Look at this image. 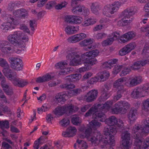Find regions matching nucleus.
Wrapping results in <instances>:
<instances>
[{"mask_svg": "<svg viewBox=\"0 0 149 149\" xmlns=\"http://www.w3.org/2000/svg\"><path fill=\"white\" fill-rule=\"evenodd\" d=\"M7 40L15 46L21 47H25V43L28 41L29 38L20 31H17L9 35Z\"/></svg>", "mask_w": 149, "mask_h": 149, "instance_id": "nucleus-6", "label": "nucleus"}, {"mask_svg": "<svg viewBox=\"0 0 149 149\" xmlns=\"http://www.w3.org/2000/svg\"><path fill=\"white\" fill-rule=\"evenodd\" d=\"M149 63V56L146 59L135 62L133 65L130 66L125 67L123 65L122 71L120 74V76H123L128 74L131 70H137L142 66Z\"/></svg>", "mask_w": 149, "mask_h": 149, "instance_id": "nucleus-8", "label": "nucleus"}, {"mask_svg": "<svg viewBox=\"0 0 149 149\" xmlns=\"http://www.w3.org/2000/svg\"><path fill=\"white\" fill-rule=\"evenodd\" d=\"M10 62L11 67L13 69L19 71L22 69L23 64L22 60L17 57H12L10 58Z\"/></svg>", "mask_w": 149, "mask_h": 149, "instance_id": "nucleus-15", "label": "nucleus"}, {"mask_svg": "<svg viewBox=\"0 0 149 149\" xmlns=\"http://www.w3.org/2000/svg\"><path fill=\"white\" fill-rule=\"evenodd\" d=\"M81 75L79 74H71L67 76L65 79L69 82L75 81L79 80L81 78Z\"/></svg>", "mask_w": 149, "mask_h": 149, "instance_id": "nucleus-31", "label": "nucleus"}, {"mask_svg": "<svg viewBox=\"0 0 149 149\" xmlns=\"http://www.w3.org/2000/svg\"><path fill=\"white\" fill-rule=\"evenodd\" d=\"M105 123L107 125L105 127L104 130L105 139L104 142V145H107L108 144L113 147L115 144L114 136L119 129L123 128V123L122 120H118L114 116L106 119Z\"/></svg>", "mask_w": 149, "mask_h": 149, "instance_id": "nucleus-2", "label": "nucleus"}, {"mask_svg": "<svg viewBox=\"0 0 149 149\" xmlns=\"http://www.w3.org/2000/svg\"><path fill=\"white\" fill-rule=\"evenodd\" d=\"M56 4V1H52L49 2L46 5V8L48 9H51L53 7L55 6Z\"/></svg>", "mask_w": 149, "mask_h": 149, "instance_id": "nucleus-54", "label": "nucleus"}, {"mask_svg": "<svg viewBox=\"0 0 149 149\" xmlns=\"http://www.w3.org/2000/svg\"><path fill=\"white\" fill-rule=\"evenodd\" d=\"M72 123L75 125H79L82 122L81 119L78 116L74 115L73 116L71 119Z\"/></svg>", "mask_w": 149, "mask_h": 149, "instance_id": "nucleus-39", "label": "nucleus"}, {"mask_svg": "<svg viewBox=\"0 0 149 149\" xmlns=\"http://www.w3.org/2000/svg\"><path fill=\"white\" fill-rule=\"evenodd\" d=\"M127 81L126 77L120 78L116 80L113 84V87L118 90H124L123 85L125 84V82Z\"/></svg>", "mask_w": 149, "mask_h": 149, "instance_id": "nucleus-24", "label": "nucleus"}, {"mask_svg": "<svg viewBox=\"0 0 149 149\" xmlns=\"http://www.w3.org/2000/svg\"><path fill=\"white\" fill-rule=\"evenodd\" d=\"M47 0H40L39 1L37 4V6L38 7H40L43 6Z\"/></svg>", "mask_w": 149, "mask_h": 149, "instance_id": "nucleus-62", "label": "nucleus"}, {"mask_svg": "<svg viewBox=\"0 0 149 149\" xmlns=\"http://www.w3.org/2000/svg\"><path fill=\"white\" fill-rule=\"evenodd\" d=\"M0 98L3 99V100L5 103L8 104L10 103L9 101L7 100L2 90L1 89H0Z\"/></svg>", "mask_w": 149, "mask_h": 149, "instance_id": "nucleus-57", "label": "nucleus"}, {"mask_svg": "<svg viewBox=\"0 0 149 149\" xmlns=\"http://www.w3.org/2000/svg\"><path fill=\"white\" fill-rule=\"evenodd\" d=\"M5 19L7 22H4L1 25V28L3 32H6L9 29H14L15 26L19 24L17 20H15L13 17L9 14L6 15Z\"/></svg>", "mask_w": 149, "mask_h": 149, "instance_id": "nucleus-9", "label": "nucleus"}, {"mask_svg": "<svg viewBox=\"0 0 149 149\" xmlns=\"http://www.w3.org/2000/svg\"><path fill=\"white\" fill-rule=\"evenodd\" d=\"M149 52V42L146 43L144 46L142 54H145Z\"/></svg>", "mask_w": 149, "mask_h": 149, "instance_id": "nucleus-59", "label": "nucleus"}, {"mask_svg": "<svg viewBox=\"0 0 149 149\" xmlns=\"http://www.w3.org/2000/svg\"><path fill=\"white\" fill-rule=\"evenodd\" d=\"M68 63L66 61L59 62L55 65V67L56 69H60L62 70H64L67 67Z\"/></svg>", "mask_w": 149, "mask_h": 149, "instance_id": "nucleus-37", "label": "nucleus"}, {"mask_svg": "<svg viewBox=\"0 0 149 149\" xmlns=\"http://www.w3.org/2000/svg\"><path fill=\"white\" fill-rule=\"evenodd\" d=\"M124 90H119L117 92V94L113 98L114 100L117 101L120 98L122 97V94L124 92Z\"/></svg>", "mask_w": 149, "mask_h": 149, "instance_id": "nucleus-47", "label": "nucleus"}, {"mask_svg": "<svg viewBox=\"0 0 149 149\" xmlns=\"http://www.w3.org/2000/svg\"><path fill=\"white\" fill-rule=\"evenodd\" d=\"M0 66L3 68L2 72L7 78L14 72L10 69L9 65L6 60L2 58H0Z\"/></svg>", "mask_w": 149, "mask_h": 149, "instance_id": "nucleus-19", "label": "nucleus"}, {"mask_svg": "<svg viewBox=\"0 0 149 149\" xmlns=\"http://www.w3.org/2000/svg\"><path fill=\"white\" fill-rule=\"evenodd\" d=\"M142 77L141 76H135L127 78L125 84L130 87H132L139 84L142 81Z\"/></svg>", "mask_w": 149, "mask_h": 149, "instance_id": "nucleus-18", "label": "nucleus"}, {"mask_svg": "<svg viewBox=\"0 0 149 149\" xmlns=\"http://www.w3.org/2000/svg\"><path fill=\"white\" fill-rule=\"evenodd\" d=\"M76 49V48H73L70 49L68 53L67 58L70 60V64L72 66H77L83 64L85 67H82L77 70V72L79 73L85 72L91 69V66L95 64L96 60H86L80 56L78 52H75Z\"/></svg>", "mask_w": 149, "mask_h": 149, "instance_id": "nucleus-5", "label": "nucleus"}, {"mask_svg": "<svg viewBox=\"0 0 149 149\" xmlns=\"http://www.w3.org/2000/svg\"><path fill=\"white\" fill-rule=\"evenodd\" d=\"M117 61L118 59H112L109 60L108 61L104 62L102 64V67L103 68L111 69L113 65L116 64Z\"/></svg>", "mask_w": 149, "mask_h": 149, "instance_id": "nucleus-32", "label": "nucleus"}, {"mask_svg": "<svg viewBox=\"0 0 149 149\" xmlns=\"http://www.w3.org/2000/svg\"><path fill=\"white\" fill-rule=\"evenodd\" d=\"M103 26L102 24L97 25L93 29V31H96L101 30L103 29Z\"/></svg>", "mask_w": 149, "mask_h": 149, "instance_id": "nucleus-61", "label": "nucleus"}, {"mask_svg": "<svg viewBox=\"0 0 149 149\" xmlns=\"http://www.w3.org/2000/svg\"><path fill=\"white\" fill-rule=\"evenodd\" d=\"M99 4L97 2L92 3L91 6V12L96 15H98L99 14Z\"/></svg>", "mask_w": 149, "mask_h": 149, "instance_id": "nucleus-34", "label": "nucleus"}, {"mask_svg": "<svg viewBox=\"0 0 149 149\" xmlns=\"http://www.w3.org/2000/svg\"><path fill=\"white\" fill-rule=\"evenodd\" d=\"M79 30V26H76L69 25L67 26L65 29V31L68 35H71L77 32Z\"/></svg>", "mask_w": 149, "mask_h": 149, "instance_id": "nucleus-29", "label": "nucleus"}, {"mask_svg": "<svg viewBox=\"0 0 149 149\" xmlns=\"http://www.w3.org/2000/svg\"><path fill=\"white\" fill-rule=\"evenodd\" d=\"M143 114L145 116L149 114V98L144 100L142 102L141 106Z\"/></svg>", "mask_w": 149, "mask_h": 149, "instance_id": "nucleus-26", "label": "nucleus"}, {"mask_svg": "<svg viewBox=\"0 0 149 149\" xmlns=\"http://www.w3.org/2000/svg\"><path fill=\"white\" fill-rule=\"evenodd\" d=\"M77 142L78 144V147L81 149H87L88 145L86 142L83 140L78 139Z\"/></svg>", "mask_w": 149, "mask_h": 149, "instance_id": "nucleus-40", "label": "nucleus"}, {"mask_svg": "<svg viewBox=\"0 0 149 149\" xmlns=\"http://www.w3.org/2000/svg\"><path fill=\"white\" fill-rule=\"evenodd\" d=\"M121 33L119 31L115 32H113L111 34L109 35V37H113L111 38H113L114 41L116 40H117L118 41V39L120 38L121 36Z\"/></svg>", "mask_w": 149, "mask_h": 149, "instance_id": "nucleus-44", "label": "nucleus"}, {"mask_svg": "<svg viewBox=\"0 0 149 149\" xmlns=\"http://www.w3.org/2000/svg\"><path fill=\"white\" fill-rule=\"evenodd\" d=\"M140 31L142 32H146V36L149 37V25H147L141 27Z\"/></svg>", "mask_w": 149, "mask_h": 149, "instance_id": "nucleus-48", "label": "nucleus"}, {"mask_svg": "<svg viewBox=\"0 0 149 149\" xmlns=\"http://www.w3.org/2000/svg\"><path fill=\"white\" fill-rule=\"evenodd\" d=\"M28 11L26 10L21 8L14 11L13 15L16 17L25 18L28 16Z\"/></svg>", "mask_w": 149, "mask_h": 149, "instance_id": "nucleus-28", "label": "nucleus"}, {"mask_svg": "<svg viewBox=\"0 0 149 149\" xmlns=\"http://www.w3.org/2000/svg\"><path fill=\"white\" fill-rule=\"evenodd\" d=\"M10 44L7 41H3L0 42V49L2 52L6 54L13 52L20 53V51L15 49L13 46L9 45Z\"/></svg>", "mask_w": 149, "mask_h": 149, "instance_id": "nucleus-13", "label": "nucleus"}, {"mask_svg": "<svg viewBox=\"0 0 149 149\" xmlns=\"http://www.w3.org/2000/svg\"><path fill=\"white\" fill-rule=\"evenodd\" d=\"M70 123L69 120L67 118H64L59 122V124L61 125L64 127H66Z\"/></svg>", "mask_w": 149, "mask_h": 149, "instance_id": "nucleus-46", "label": "nucleus"}, {"mask_svg": "<svg viewBox=\"0 0 149 149\" xmlns=\"http://www.w3.org/2000/svg\"><path fill=\"white\" fill-rule=\"evenodd\" d=\"M86 37V34L81 33L70 36L68 39L67 40L70 43H75L84 39Z\"/></svg>", "mask_w": 149, "mask_h": 149, "instance_id": "nucleus-23", "label": "nucleus"}, {"mask_svg": "<svg viewBox=\"0 0 149 149\" xmlns=\"http://www.w3.org/2000/svg\"><path fill=\"white\" fill-rule=\"evenodd\" d=\"M123 68V65H115L112 71V73L114 75H116L122 70Z\"/></svg>", "mask_w": 149, "mask_h": 149, "instance_id": "nucleus-45", "label": "nucleus"}, {"mask_svg": "<svg viewBox=\"0 0 149 149\" xmlns=\"http://www.w3.org/2000/svg\"><path fill=\"white\" fill-rule=\"evenodd\" d=\"M83 21V19L79 16L73 15V23L75 24H79Z\"/></svg>", "mask_w": 149, "mask_h": 149, "instance_id": "nucleus-41", "label": "nucleus"}, {"mask_svg": "<svg viewBox=\"0 0 149 149\" xmlns=\"http://www.w3.org/2000/svg\"><path fill=\"white\" fill-rule=\"evenodd\" d=\"M8 78L15 85L20 87H23L28 84L25 81L23 80L19 81L17 77L16 73L14 72L12 73V74Z\"/></svg>", "mask_w": 149, "mask_h": 149, "instance_id": "nucleus-16", "label": "nucleus"}, {"mask_svg": "<svg viewBox=\"0 0 149 149\" xmlns=\"http://www.w3.org/2000/svg\"><path fill=\"white\" fill-rule=\"evenodd\" d=\"M100 53L99 51L97 49H95L90 51L86 52L81 54L80 56L84 59L86 60H96V62L95 63L96 64L97 62V60L96 58H95Z\"/></svg>", "mask_w": 149, "mask_h": 149, "instance_id": "nucleus-14", "label": "nucleus"}, {"mask_svg": "<svg viewBox=\"0 0 149 149\" xmlns=\"http://www.w3.org/2000/svg\"><path fill=\"white\" fill-rule=\"evenodd\" d=\"M143 126L141 132H140L141 126L139 124L135 125L132 130V134L133 138L135 139V144L138 148L141 149H149V137H147L141 146L143 136H146L149 133V117L142 120L141 122Z\"/></svg>", "mask_w": 149, "mask_h": 149, "instance_id": "nucleus-3", "label": "nucleus"}, {"mask_svg": "<svg viewBox=\"0 0 149 149\" xmlns=\"http://www.w3.org/2000/svg\"><path fill=\"white\" fill-rule=\"evenodd\" d=\"M107 34L104 33H98L95 35V38L97 39H102L106 37Z\"/></svg>", "mask_w": 149, "mask_h": 149, "instance_id": "nucleus-49", "label": "nucleus"}, {"mask_svg": "<svg viewBox=\"0 0 149 149\" xmlns=\"http://www.w3.org/2000/svg\"><path fill=\"white\" fill-rule=\"evenodd\" d=\"M113 104V100H109L104 104H95L86 113L85 116L87 117L92 115L93 118L100 119L101 122H105L106 117L105 114L101 112L98 113L97 112L101 110L107 111L111 110L113 114H124L130 107V104L126 101L118 102L114 104V108H111Z\"/></svg>", "mask_w": 149, "mask_h": 149, "instance_id": "nucleus-1", "label": "nucleus"}, {"mask_svg": "<svg viewBox=\"0 0 149 149\" xmlns=\"http://www.w3.org/2000/svg\"><path fill=\"white\" fill-rule=\"evenodd\" d=\"M97 21V19L95 18L91 17L85 20L82 25L84 26H88L90 25L95 24Z\"/></svg>", "mask_w": 149, "mask_h": 149, "instance_id": "nucleus-35", "label": "nucleus"}, {"mask_svg": "<svg viewBox=\"0 0 149 149\" xmlns=\"http://www.w3.org/2000/svg\"><path fill=\"white\" fill-rule=\"evenodd\" d=\"M110 74L108 71H104L97 74L98 77H99L101 81H104L107 79L109 76Z\"/></svg>", "mask_w": 149, "mask_h": 149, "instance_id": "nucleus-36", "label": "nucleus"}, {"mask_svg": "<svg viewBox=\"0 0 149 149\" xmlns=\"http://www.w3.org/2000/svg\"><path fill=\"white\" fill-rule=\"evenodd\" d=\"M137 110L134 107L132 108L127 114L128 122L131 124H133L137 118Z\"/></svg>", "mask_w": 149, "mask_h": 149, "instance_id": "nucleus-20", "label": "nucleus"}, {"mask_svg": "<svg viewBox=\"0 0 149 149\" xmlns=\"http://www.w3.org/2000/svg\"><path fill=\"white\" fill-rule=\"evenodd\" d=\"M67 3L65 1H63L55 6V8L57 10H61L62 8L65 7Z\"/></svg>", "mask_w": 149, "mask_h": 149, "instance_id": "nucleus-50", "label": "nucleus"}, {"mask_svg": "<svg viewBox=\"0 0 149 149\" xmlns=\"http://www.w3.org/2000/svg\"><path fill=\"white\" fill-rule=\"evenodd\" d=\"M113 41V38H110L103 41L102 42V45L103 46L110 45L112 44Z\"/></svg>", "mask_w": 149, "mask_h": 149, "instance_id": "nucleus-43", "label": "nucleus"}, {"mask_svg": "<svg viewBox=\"0 0 149 149\" xmlns=\"http://www.w3.org/2000/svg\"><path fill=\"white\" fill-rule=\"evenodd\" d=\"M96 119L92 120L89 123V128L86 130L84 135L80 134L79 136L81 138H86L88 140L91 142L92 144L94 146H96L100 144L102 148H104L106 145L104 143L105 140V136H103L100 134V132L95 133L93 136L92 130H96L99 128L101 125V124Z\"/></svg>", "mask_w": 149, "mask_h": 149, "instance_id": "nucleus-4", "label": "nucleus"}, {"mask_svg": "<svg viewBox=\"0 0 149 149\" xmlns=\"http://www.w3.org/2000/svg\"><path fill=\"white\" fill-rule=\"evenodd\" d=\"M66 67L64 70H61L59 72V74L60 75L67 74L68 72L72 71L71 68H67Z\"/></svg>", "mask_w": 149, "mask_h": 149, "instance_id": "nucleus-56", "label": "nucleus"}, {"mask_svg": "<svg viewBox=\"0 0 149 149\" xmlns=\"http://www.w3.org/2000/svg\"><path fill=\"white\" fill-rule=\"evenodd\" d=\"M1 85L4 92H5L10 88L9 87L8 85L6 84V80L5 78L4 79L1 80Z\"/></svg>", "mask_w": 149, "mask_h": 149, "instance_id": "nucleus-52", "label": "nucleus"}, {"mask_svg": "<svg viewBox=\"0 0 149 149\" xmlns=\"http://www.w3.org/2000/svg\"><path fill=\"white\" fill-rule=\"evenodd\" d=\"M73 15H67L65 17V21L70 23H73Z\"/></svg>", "mask_w": 149, "mask_h": 149, "instance_id": "nucleus-58", "label": "nucleus"}, {"mask_svg": "<svg viewBox=\"0 0 149 149\" xmlns=\"http://www.w3.org/2000/svg\"><path fill=\"white\" fill-rule=\"evenodd\" d=\"M79 108L72 104H68L56 108L53 112L57 117L62 116L65 113H72L77 111Z\"/></svg>", "mask_w": 149, "mask_h": 149, "instance_id": "nucleus-7", "label": "nucleus"}, {"mask_svg": "<svg viewBox=\"0 0 149 149\" xmlns=\"http://www.w3.org/2000/svg\"><path fill=\"white\" fill-rule=\"evenodd\" d=\"M137 12V8L135 7H131L126 9L122 13L123 17L125 26L130 24L133 21V18H130V17L134 15Z\"/></svg>", "mask_w": 149, "mask_h": 149, "instance_id": "nucleus-10", "label": "nucleus"}, {"mask_svg": "<svg viewBox=\"0 0 149 149\" xmlns=\"http://www.w3.org/2000/svg\"><path fill=\"white\" fill-rule=\"evenodd\" d=\"M94 40L93 38H87L80 42L79 43V45L81 47L87 46V48H85L84 50L88 51L93 47L92 44Z\"/></svg>", "mask_w": 149, "mask_h": 149, "instance_id": "nucleus-25", "label": "nucleus"}, {"mask_svg": "<svg viewBox=\"0 0 149 149\" xmlns=\"http://www.w3.org/2000/svg\"><path fill=\"white\" fill-rule=\"evenodd\" d=\"M50 74L47 73L42 77L38 78L36 80V82L37 83H42L49 81L53 78Z\"/></svg>", "mask_w": 149, "mask_h": 149, "instance_id": "nucleus-30", "label": "nucleus"}, {"mask_svg": "<svg viewBox=\"0 0 149 149\" xmlns=\"http://www.w3.org/2000/svg\"><path fill=\"white\" fill-rule=\"evenodd\" d=\"M17 6L14 3H10L8 6V9L10 11H12Z\"/></svg>", "mask_w": 149, "mask_h": 149, "instance_id": "nucleus-60", "label": "nucleus"}, {"mask_svg": "<svg viewBox=\"0 0 149 149\" xmlns=\"http://www.w3.org/2000/svg\"><path fill=\"white\" fill-rule=\"evenodd\" d=\"M135 35L134 32H128L121 36L118 39V42L121 43H125L134 37Z\"/></svg>", "mask_w": 149, "mask_h": 149, "instance_id": "nucleus-21", "label": "nucleus"}, {"mask_svg": "<svg viewBox=\"0 0 149 149\" xmlns=\"http://www.w3.org/2000/svg\"><path fill=\"white\" fill-rule=\"evenodd\" d=\"M131 96L132 97L135 99L140 98L139 89L137 88H134L131 93Z\"/></svg>", "mask_w": 149, "mask_h": 149, "instance_id": "nucleus-42", "label": "nucleus"}, {"mask_svg": "<svg viewBox=\"0 0 149 149\" xmlns=\"http://www.w3.org/2000/svg\"><path fill=\"white\" fill-rule=\"evenodd\" d=\"M40 141V139L39 138L38 140H36L34 143L33 148L34 149H38L39 148V143Z\"/></svg>", "mask_w": 149, "mask_h": 149, "instance_id": "nucleus-64", "label": "nucleus"}, {"mask_svg": "<svg viewBox=\"0 0 149 149\" xmlns=\"http://www.w3.org/2000/svg\"><path fill=\"white\" fill-rule=\"evenodd\" d=\"M93 75V73L91 72H86L83 77L84 79H87L91 77Z\"/></svg>", "mask_w": 149, "mask_h": 149, "instance_id": "nucleus-63", "label": "nucleus"}, {"mask_svg": "<svg viewBox=\"0 0 149 149\" xmlns=\"http://www.w3.org/2000/svg\"><path fill=\"white\" fill-rule=\"evenodd\" d=\"M81 91L80 89L77 88L69 91L67 92L60 93L56 96V99L59 102H64L68 98L76 95Z\"/></svg>", "mask_w": 149, "mask_h": 149, "instance_id": "nucleus-11", "label": "nucleus"}, {"mask_svg": "<svg viewBox=\"0 0 149 149\" xmlns=\"http://www.w3.org/2000/svg\"><path fill=\"white\" fill-rule=\"evenodd\" d=\"M111 95L110 93L105 90H104L102 92L101 96L99 98L100 101L105 100L108 98Z\"/></svg>", "mask_w": 149, "mask_h": 149, "instance_id": "nucleus-38", "label": "nucleus"}, {"mask_svg": "<svg viewBox=\"0 0 149 149\" xmlns=\"http://www.w3.org/2000/svg\"><path fill=\"white\" fill-rule=\"evenodd\" d=\"M98 94L97 91L92 90L89 91L84 97V99L88 102H91L97 98Z\"/></svg>", "mask_w": 149, "mask_h": 149, "instance_id": "nucleus-22", "label": "nucleus"}, {"mask_svg": "<svg viewBox=\"0 0 149 149\" xmlns=\"http://www.w3.org/2000/svg\"><path fill=\"white\" fill-rule=\"evenodd\" d=\"M100 79L99 77H98L97 74V76L95 77H92L89 80H88L87 83L90 84H93L95 83L96 82Z\"/></svg>", "mask_w": 149, "mask_h": 149, "instance_id": "nucleus-51", "label": "nucleus"}, {"mask_svg": "<svg viewBox=\"0 0 149 149\" xmlns=\"http://www.w3.org/2000/svg\"><path fill=\"white\" fill-rule=\"evenodd\" d=\"M75 87V86L72 84H64L62 86V88L66 89H70L73 88Z\"/></svg>", "mask_w": 149, "mask_h": 149, "instance_id": "nucleus-55", "label": "nucleus"}, {"mask_svg": "<svg viewBox=\"0 0 149 149\" xmlns=\"http://www.w3.org/2000/svg\"><path fill=\"white\" fill-rule=\"evenodd\" d=\"M121 143L120 146L122 149H129L130 147V134L129 132L124 129L122 130L121 134Z\"/></svg>", "mask_w": 149, "mask_h": 149, "instance_id": "nucleus-12", "label": "nucleus"}, {"mask_svg": "<svg viewBox=\"0 0 149 149\" xmlns=\"http://www.w3.org/2000/svg\"><path fill=\"white\" fill-rule=\"evenodd\" d=\"M0 127L1 129L9 127V123L7 120L0 121Z\"/></svg>", "mask_w": 149, "mask_h": 149, "instance_id": "nucleus-53", "label": "nucleus"}, {"mask_svg": "<svg viewBox=\"0 0 149 149\" xmlns=\"http://www.w3.org/2000/svg\"><path fill=\"white\" fill-rule=\"evenodd\" d=\"M136 47V44L134 42L128 43L119 51L118 54L122 56L125 55L134 49Z\"/></svg>", "mask_w": 149, "mask_h": 149, "instance_id": "nucleus-17", "label": "nucleus"}, {"mask_svg": "<svg viewBox=\"0 0 149 149\" xmlns=\"http://www.w3.org/2000/svg\"><path fill=\"white\" fill-rule=\"evenodd\" d=\"M149 93V85L146 84L143 86L141 89H139L140 97H144Z\"/></svg>", "mask_w": 149, "mask_h": 149, "instance_id": "nucleus-33", "label": "nucleus"}, {"mask_svg": "<svg viewBox=\"0 0 149 149\" xmlns=\"http://www.w3.org/2000/svg\"><path fill=\"white\" fill-rule=\"evenodd\" d=\"M77 130L74 127L70 126L66 130V132H62V136L65 137L73 136L75 135Z\"/></svg>", "mask_w": 149, "mask_h": 149, "instance_id": "nucleus-27", "label": "nucleus"}]
</instances>
